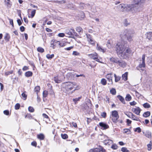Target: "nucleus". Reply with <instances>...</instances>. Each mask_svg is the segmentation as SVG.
<instances>
[{"instance_id": "obj_19", "label": "nucleus", "mask_w": 152, "mask_h": 152, "mask_svg": "<svg viewBox=\"0 0 152 152\" xmlns=\"http://www.w3.org/2000/svg\"><path fill=\"white\" fill-rule=\"evenodd\" d=\"M32 72H31L29 71L26 72L25 74V76L27 77L32 76Z\"/></svg>"}, {"instance_id": "obj_13", "label": "nucleus", "mask_w": 152, "mask_h": 152, "mask_svg": "<svg viewBox=\"0 0 152 152\" xmlns=\"http://www.w3.org/2000/svg\"><path fill=\"white\" fill-rule=\"evenodd\" d=\"M96 49L97 50L103 53L105 52V49H103L98 44H97Z\"/></svg>"}, {"instance_id": "obj_17", "label": "nucleus", "mask_w": 152, "mask_h": 152, "mask_svg": "<svg viewBox=\"0 0 152 152\" xmlns=\"http://www.w3.org/2000/svg\"><path fill=\"white\" fill-rule=\"evenodd\" d=\"M117 98L119 99V100L124 104H125V102L124 99L122 96L119 95L117 96Z\"/></svg>"}, {"instance_id": "obj_62", "label": "nucleus", "mask_w": 152, "mask_h": 152, "mask_svg": "<svg viewBox=\"0 0 152 152\" xmlns=\"http://www.w3.org/2000/svg\"><path fill=\"white\" fill-rule=\"evenodd\" d=\"M31 145L33 146L36 147L37 145V142H36L34 141L31 143Z\"/></svg>"}, {"instance_id": "obj_14", "label": "nucleus", "mask_w": 152, "mask_h": 152, "mask_svg": "<svg viewBox=\"0 0 152 152\" xmlns=\"http://www.w3.org/2000/svg\"><path fill=\"white\" fill-rule=\"evenodd\" d=\"M118 58L116 57H112L110 58V61L111 62L113 63L116 64Z\"/></svg>"}, {"instance_id": "obj_33", "label": "nucleus", "mask_w": 152, "mask_h": 152, "mask_svg": "<svg viewBox=\"0 0 152 152\" xmlns=\"http://www.w3.org/2000/svg\"><path fill=\"white\" fill-rule=\"evenodd\" d=\"M88 42L91 44L93 45H95L96 43V41H94L92 38L90 39L89 40H88Z\"/></svg>"}, {"instance_id": "obj_39", "label": "nucleus", "mask_w": 152, "mask_h": 152, "mask_svg": "<svg viewBox=\"0 0 152 152\" xmlns=\"http://www.w3.org/2000/svg\"><path fill=\"white\" fill-rule=\"evenodd\" d=\"M37 50L40 53H43L44 52V50L41 47H39L37 48Z\"/></svg>"}, {"instance_id": "obj_12", "label": "nucleus", "mask_w": 152, "mask_h": 152, "mask_svg": "<svg viewBox=\"0 0 152 152\" xmlns=\"http://www.w3.org/2000/svg\"><path fill=\"white\" fill-rule=\"evenodd\" d=\"M147 38L149 40L152 41V32H149L145 34Z\"/></svg>"}, {"instance_id": "obj_38", "label": "nucleus", "mask_w": 152, "mask_h": 152, "mask_svg": "<svg viewBox=\"0 0 152 152\" xmlns=\"http://www.w3.org/2000/svg\"><path fill=\"white\" fill-rule=\"evenodd\" d=\"M145 135L147 137L150 138L151 137V134L150 132H146L145 134Z\"/></svg>"}, {"instance_id": "obj_53", "label": "nucleus", "mask_w": 152, "mask_h": 152, "mask_svg": "<svg viewBox=\"0 0 152 152\" xmlns=\"http://www.w3.org/2000/svg\"><path fill=\"white\" fill-rule=\"evenodd\" d=\"M28 110L31 112H33L34 111V108L31 106H30L28 108Z\"/></svg>"}, {"instance_id": "obj_40", "label": "nucleus", "mask_w": 152, "mask_h": 152, "mask_svg": "<svg viewBox=\"0 0 152 152\" xmlns=\"http://www.w3.org/2000/svg\"><path fill=\"white\" fill-rule=\"evenodd\" d=\"M13 71L12 70L6 72L5 73V75L6 76H7L11 74H12L13 73Z\"/></svg>"}, {"instance_id": "obj_57", "label": "nucleus", "mask_w": 152, "mask_h": 152, "mask_svg": "<svg viewBox=\"0 0 152 152\" xmlns=\"http://www.w3.org/2000/svg\"><path fill=\"white\" fill-rule=\"evenodd\" d=\"M100 151H102V152H105L106 150L104 149L103 147L100 146V148H99Z\"/></svg>"}, {"instance_id": "obj_45", "label": "nucleus", "mask_w": 152, "mask_h": 152, "mask_svg": "<svg viewBox=\"0 0 152 152\" xmlns=\"http://www.w3.org/2000/svg\"><path fill=\"white\" fill-rule=\"evenodd\" d=\"M124 132L125 133H126L127 134H130V130L128 129H124Z\"/></svg>"}, {"instance_id": "obj_48", "label": "nucleus", "mask_w": 152, "mask_h": 152, "mask_svg": "<svg viewBox=\"0 0 152 152\" xmlns=\"http://www.w3.org/2000/svg\"><path fill=\"white\" fill-rule=\"evenodd\" d=\"M21 96L23 98L24 100H25L26 99L27 97V95L25 94V92L21 94Z\"/></svg>"}, {"instance_id": "obj_34", "label": "nucleus", "mask_w": 152, "mask_h": 152, "mask_svg": "<svg viewBox=\"0 0 152 152\" xmlns=\"http://www.w3.org/2000/svg\"><path fill=\"white\" fill-rule=\"evenodd\" d=\"M101 83L103 86L107 84V81L104 78H102L101 80Z\"/></svg>"}, {"instance_id": "obj_60", "label": "nucleus", "mask_w": 152, "mask_h": 152, "mask_svg": "<svg viewBox=\"0 0 152 152\" xmlns=\"http://www.w3.org/2000/svg\"><path fill=\"white\" fill-rule=\"evenodd\" d=\"M29 69L28 67L26 66H24L22 70L23 71H26Z\"/></svg>"}, {"instance_id": "obj_52", "label": "nucleus", "mask_w": 152, "mask_h": 152, "mask_svg": "<svg viewBox=\"0 0 152 152\" xmlns=\"http://www.w3.org/2000/svg\"><path fill=\"white\" fill-rule=\"evenodd\" d=\"M107 47L109 48H112V46L111 45V44H110V43L109 42V41H107Z\"/></svg>"}, {"instance_id": "obj_24", "label": "nucleus", "mask_w": 152, "mask_h": 152, "mask_svg": "<svg viewBox=\"0 0 152 152\" xmlns=\"http://www.w3.org/2000/svg\"><path fill=\"white\" fill-rule=\"evenodd\" d=\"M126 63L124 61L122 60L119 66L121 67H124L126 66Z\"/></svg>"}, {"instance_id": "obj_20", "label": "nucleus", "mask_w": 152, "mask_h": 152, "mask_svg": "<svg viewBox=\"0 0 152 152\" xmlns=\"http://www.w3.org/2000/svg\"><path fill=\"white\" fill-rule=\"evenodd\" d=\"M53 2L54 3H57L59 4H64L66 2V1L62 0L60 1H54Z\"/></svg>"}, {"instance_id": "obj_4", "label": "nucleus", "mask_w": 152, "mask_h": 152, "mask_svg": "<svg viewBox=\"0 0 152 152\" xmlns=\"http://www.w3.org/2000/svg\"><path fill=\"white\" fill-rule=\"evenodd\" d=\"M145 54H143L142 55V60H140V62L138 66L136 67L137 69L139 70L140 71H143L144 68L145 66Z\"/></svg>"}, {"instance_id": "obj_7", "label": "nucleus", "mask_w": 152, "mask_h": 152, "mask_svg": "<svg viewBox=\"0 0 152 152\" xmlns=\"http://www.w3.org/2000/svg\"><path fill=\"white\" fill-rule=\"evenodd\" d=\"M88 56L89 58L92 59L99 62L101 63V62L99 61L98 58V55L96 53H94L91 54H88Z\"/></svg>"}, {"instance_id": "obj_18", "label": "nucleus", "mask_w": 152, "mask_h": 152, "mask_svg": "<svg viewBox=\"0 0 152 152\" xmlns=\"http://www.w3.org/2000/svg\"><path fill=\"white\" fill-rule=\"evenodd\" d=\"M112 117H119L118 113L117 111L116 110H114L112 112Z\"/></svg>"}, {"instance_id": "obj_23", "label": "nucleus", "mask_w": 152, "mask_h": 152, "mask_svg": "<svg viewBox=\"0 0 152 152\" xmlns=\"http://www.w3.org/2000/svg\"><path fill=\"white\" fill-rule=\"evenodd\" d=\"M76 31L79 33L80 34L83 32V29L80 26L77 27L76 28Z\"/></svg>"}, {"instance_id": "obj_35", "label": "nucleus", "mask_w": 152, "mask_h": 152, "mask_svg": "<svg viewBox=\"0 0 152 152\" xmlns=\"http://www.w3.org/2000/svg\"><path fill=\"white\" fill-rule=\"evenodd\" d=\"M143 107L145 108H148L150 107L151 106L148 103H146L143 104Z\"/></svg>"}, {"instance_id": "obj_10", "label": "nucleus", "mask_w": 152, "mask_h": 152, "mask_svg": "<svg viewBox=\"0 0 152 152\" xmlns=\"http://www.w3.org/2000/svg\"><path fill=\"white\" fill-rule=\"evenodd\" d=\"M132 110L135 114L138 115H140L141 110L139 107H137L136 108H133Z\"/></svg>"}, {"instance_id": "obj_15", "label": "nucleus", "mask_w": 152, "mask_h": 152, "mask_svg": "<svg viewBox=\"0 0 152 152\" xmlns=\"http://www.w3.org/2000/svg\"><path fill=\"white\" fill-rule=\"evenodd\" d=\"M104 144L105 145H110L113 143V141L110 140H105L104 141Z\"/></svg>"}, {"instance_id": "obj_43", "label": "nucleus", "mask_w": 152, "mask_h": 152, "mask_svg": "<svg viewBox=\"0 0 152 152\" xmlns=\"http://www.w3.org/2000/svg\"><path fill=\"white\" fill-rule=\"evenodd\" d=\"M121 151L123 152H130L125 147H123L121 149Z\"/></svg>"}, {"instance_id": "obj_56", "label": "nucleus", "mask_w": 152, "mask_h": 152, "mask_svg": "<svg viewBox=\"0 0 152 152\" xmlns=\"http://www.w3.org/2000/svg\"><path fill=\"white\" fill-rule=\"evenodd\" d=\"M101 116L104 118H105L106 116V113L105 112H104L102 113Z\"/></svg>"}, {"instance_id": "obj_6", "label": "nucleus", "mask_w": 152, "mask_h": 152, "mask_svg": "<svg viewBox=\"0 0 152 152\" xmlns=\"http://www.w3.org/2000/svg\"><path fill=\"white\" fill-rule=\"evenodd\" d=\"M65 33L69 35H72L77 37L78 35L75 30L73 28H67L65 30Z\"/></svg>"}, {"instance_id": "obj_8", "label": "nucleus", "mask_w": 152, "mask_h": 152, "mask_svg": "<svg viewBox=\"0 0 152 152\" xmlns=\"http://www.w3.org/2000/svg\"><path fill=\"white\" fill-rule=\"evenodd\" d=\"M112 75L113 74L112 73H110V74H108L106 76V77L107 79L109 82L107 83L108 85L113 84V77L112 76Z\"/></svg>"}, {"instance_id": "obj_42", "label": "nucleus", "mask_w": 152, "mask_h": 152, "mask_svg": "<svg viewBox=\"0 0 152 152\" xmlns=\"http://www.w3.org/2000/svg\"><path fill=\"white\" fill-rule=\"evenodd\" d=\"M48 91L46 90L43 91V96L44 97H46L48 95Z\"/></svg>"}, {"instance_id": "obj_28", "label": "nucleus", "mask_w": 152, "mask_h": 152, "mask_svg": "<svg viewBox=\"0 0 152 152\" xmlns=\"http://www.w3.org/2000/svg\"><path fill=\"white\" fill-rule=\"evenodd\" d=\"M147 146L148 150L149 151L151 150L152 148V142L151 141H150V143L147 145Z\"/></svg>"}, {"instance_id": "obj_22", "label": "nucleus", "mask_w": 152, "mask_h": 152, "mask_svg": "<svg viewBox=\"0 0 152 152\" xmlns=\"http://www.w3.org/2000/svg\"><path fill=\"white\" fill-rule=\"evenodd\" d=\"M124 4H120L118 7V8L121 11H123L125 9V7Z\"/></svg>"}, {"instance_id": "obj_30", "label": "nucleus", "mask_w": 152, "mask_h": 152, "mask_svg": "<svg viewBox=\"0 0 152 152\" xmlns=\"http://www.w3.org/2000/svg\"><path fill=\"white\" fill-rule=\"evenodd\" d=\"M114 76L115 77V81L116 82L118 81L121 79V77L119 76H117L115 74Z\"/></svg>"}, {"instance_id": "obj_5", "label": "nucleus", "mask_w": 152, "mask_h": 152, "mask_svg": "<svg viewBox=\"0 0 152 152\" xmlns=\"http://www.w3.org/2000/svg\"><path fill=\"white\" fill-rule=\"evenodd\" d=\"M76 85L75 83H73L71 82L64 83L62 84V86L66 91H69L73 89L74 86Z\"/></svg>"}, {"instance_id": "obj_55", "label": "nucleus", "mask_w": 152, "mask_h": 152, "mask_svg": "<svg viewBox=\"0 0 152 152\" xmlns=\"http://www.w3.org/2000/svg\"><path fill=\"white\" fill-rule=\"evenodd\" d=\"M135 132H137L138 133H140L141 132V129L140 127L137 128L134 130Z\"/></svg>"}, {"instance_id": "obj_26", "label": "nucleus", "mask_w": 152, "mask_h": 152, "mask_svg": "<svg viewBox=\"0 0 152 152\" xmlns=\"http://www.w3.org/2000/svg\"><path fill=\"white\" fill-rule=\"evenodd\" d=\"M40 90V87L39 86H37L35 87L34 91L37 93V95L39 91Z\"/></svg>"}, {"instance_id": "obj_61", "label": "nucleus", "mask_w": 152, "mask_h": 152, "mask_svg": "<svg viewBox=\"0 0 152 152\" xmlns=\"http://www.w3.org/2000/svg\"><path fill=\"white\" fill-rule=\"evenodd\" d=\"M9 20H10V23L11 25H12V26L13 27L14 25H13V20L12 19H11L9 18Z\"/></svg>"}, {"instance_id": "obj_47", "label": "nucleus", "mask_w": 152, "mask_h": 152, "mask_svg": "<svg viewBox=\"0 0 152 152\" xmlns=\"http://www.w3.org/2000/svg\"><path fill=\"white\" fill-rule=\"evenodd\" d=\"M118 146L115 144H113L111 147V148L113 149L116 150L118 148Z\"/></svg>"}, {"instance_id": "obj_1", "label": "nucleus", "mask_w": 152, "mask_h": 152, "mask_svg": "<svg viewBox=\"0 0 152 152\" xmlns=\"http://www.w3.org/2000/svg\"><path fill=\"white\" fill-rule=\"evenodd\" d=\"M116 50L117 54L121 58H126L129 54L131 53V50L129 48H126L124 45L121 42H118L116 46Z\"/></svg>"}, {"instance_id": "obj_31", "label": "nucleus", "mask_w": 152, "mask_h": 152, "mask_svg": "<svg viewBox=\"0 0 152 152\" xmlns=\"http://www.w3.org/2000/svg\"><path fill=\"white\" fill-rule=\"evenodd\" d=\"M132 97L129 94H128L126 95L125 97V99L126 101H129L131 99Z\"/></svg>"}, {"instance_id": "obj_46", "label": "nucleus", "mask_w": 152, "mask_h": 152, "mask_svg": "<svg viewBox=\"0 0 152 152\" xmlns=\"http://www.w3.org/2000/svg\"><path fill=\"white\" fill-rule=\"evenodd\" d=\"M81 98V97H79L78 98H76L75 99H73V101L75 102V104H76L77 103V102L79 101L80 99Z\"/></svg>"}, {"instance_id": "obj_44", "label": "nucleus", "mask_w": 152, "mask_h": 152, "mask_svg": "<svg viewBox=\"0 0 152 152\" xmlns=\"http://www.w3.org/2000/svg\"><path fill=\"white\" fill-rule=\"evenodd\" d=\"M62 138L63 139H66L68 138V135L66 134H61V135Z\"/></svg>"}, {"instance_id": "obj_25", "label": "nucleus", "mask_w": 152, "mask_h": 152, "mask_svg": "<svg viewBox=\"0 0 152 152\" xmlns=\"http://www.w3.org/2000/svg\"><path fill=\"white\" fill-rule=\"evenodd\" d=\"M10 37L9 34L8 33H6L4 37V39L7 41H9Z\"/></svg>"}, {"instance_id": "obj_54", "label": "nucleus", "mask_w": 152, "mask_h": 152, "mask_svg": "<svg viewBox=\"0 0 152 152\" xmlns=\"http://www.w3.org/2000/svg\"><path fill=\"white\" fill-rule=\"evenodd\" d=\"M3 113L5 115H9V111L8 110H4L3 112Z\"/></svg>"}, {"instance_id": "obj_11", "label": "nucleus", "mask_w": 152, "mask_h": 152, "mask_svg": "<svg viewBox=\"0 0 152 152\" xmlns=\"http://www.w3.org/2000/svg\"><path fill=\"white\" fill-rule=\"evenodd\" d=\"M57 43L58 44H60V42L59 41H57L56 40H53L50 42V47H52L53 49L55 48V43Z\"/></svg>"}, {"instance_id": "obj_59", "label": "nucleus", "mask_w": 152, "mask_h": 152, "mask_svg": "<svg viewBox=\"0 0 152 152\" xmlns=\"http://www.w3.org/2000/svg\"><path fill=\"white\" fill-rule=\"evenodd\" d=\"M72 54L75 56H78L79 55V53L75 51H74L73 52Z\"/></svg>"}, {"instance_id": "obj_58", "label": "nucleus", "mask_w": 152, "mask_h": 152, "mask_svg": "<svg viewBox=\"0 0 152 152\" xmlns=\"http://www.w3.org/2000/svg\"><path fill=\"white\" fill-rule=\"evenodd\" d=\"M64 36L65 34L63 33H60L58 34V36L60 37H63Z\"/></svg>"}, {"instance_id": "obj_16", "label": "nucleus", "mask_w": 152, "mask_h": 152, "mask_svg": "<svg viewBox=\"0 0 152 152\" xmlns=\"http://www.w3.org/2000/svg\"><path fill=\"white\" fill-rule=\"evenodd\" d=\"M130 113L131 114V118L132 120L136 121H140V120L137 117L134 115L132 113Z\"/></svg>"}, {"instance_id": "obj_3", "label": "nucleus", "mask_w": 152, "mask_h": 152, "mask_svg": "<svg viewBox=\"0 0 152 152\" xmlns=\"http://www.w3.org/2000/svg\"><path fill=\"white\" fill-rule=\"evenodd\" d=\"M134 31L126 29L122 31L120 34V36L122 39L127 38V40L129 42H131L132 40V37Z\"/></svg>"}, {"instance_id": "obj_2", "label": "nucleus", "mask_w": 152, "mask_h": 152, "mask_svg": "<svg viewBox=\"0 0 152 152\" xmlns=\"http://www.w3.org/2000/svg\"><path fill=\"white\" fill-rule=\"evenodd\" d=\"M145 0H137L135 1L134 4H129L126 7L127 11H132L134 10L135 11V10L137 9L136 5L140 7H142L145 3Z\"/></svg>"}, {"instance_id": "obj_51", "label": "nucleus", "mask_w": 152, "mask_h": 152, "mask_svg": "<svg viewBox=\"0 0 152 152\" xmlns=\"http://www.w3.org/2000/svg\"><path fill=\"white\" fill-rule=\"evenodd\" d=\"M86 36L88 41L92 38L90 34H86Z\"/></svg>"}, {"instance_id": "obj_64", "label": "nucleus", "mask_w": 152, "mask_h": 152, "mask_svg": "<svg viewBox=\"0 0 152 152\" xmlns=\"http://www.w3.org/2000/svg\"><path fill=\"white\" fill-rule=\"evenodd\" d=\"M94 152H100V150L99 149V148H94Z\"/></svg>"}, {"instance_id": "obj_21", "label": "nucleus", "mask_w": 152, "mask_h": 152, "mask_svg": "<svg viewBox=\"0 0 152 152\" xmlns=\"http://www.w3.org/2000/svg\"><path fill=\"white\" fill-rule=\"evenodd\" d=\"M128 72H126L122 75V79L125 81L127 80Z\"/></svg>"}, {"instance_id": "obj_36", "label": "nucleus", "mask_w": 152, "mask_h": 152, "mask_svg": "<svg viewBox=\"0 0 152 152\" xmlns=\"http://www.w3.org/2000/svg\"><path fill=\"white\" fill-rule=\"evenodd\" d=\"M110 93L113 95H115L116 94V91L114 88H112L110 90Z\"/></svg>"}, {"instance_id": "obj_32", "label": "nucleus", "mask_w": 152, "mask_h": 152, "mask_svg": "<svg viewBox=\"0 0 152 152\" xmlns=\"http://www.w3.org/2000/svg\"><path fill=\"white\" fill-rule=\"evenodd\" d=\"M54 80L56 83H60L61 82V80L59 79L57 77H54Z\"/></svg>"}, {"instance_id": "obj_50", "label": "nucleus", "mask_w": 152, "mask_h": 152, "mask_svg": "<svg viewBox=\"0 0 152 152\" xmlns=\"http://www.w3.org/2000/svg\"><path fill=\"white\" fill-rule=\"evenodd\" d=\"M36 13V10H34L31 12V18H33L34 16Z\"/></svg>"}, {"instance_id": "obj_37", "label": "nucleus", "mask_w": 152, "mask_h": 152, "mask_svg": "<svg viewBox=\"0 0 152 152\" xmlns=\"http://www.w3.org/2000/svg\"><path fill=\"white\" fill-rule=\"evenodd\" d=\"M46 57L48 59H51L54 56V55L53 54H52L51 55H50L49 54H48L46 55Z\"/></svg>"}, {"instance_id": "obj_41", "label": "nucleus", "mask_w": 152, "mask_h": 152, "mask_svg": "<svg viewBox=\"0 0 152 152\" xmlns=\"http://www.w3.org/2000/svg\"><path fill=\"white\" fill-rule=\"evenodd\" d=\"M118 118L119 117H112V120L113 122L116 123L117 122L118 119Z\"/></svg>"}, {"instance_id": "obj_49", "label": "nucleus", "mask_w": 152, "mask_h": 152, "mask_svg": "<svg viewBox=\"0 0 152 152\" xmlns=\"http://www.w3.org/2000/svg\"><path fill=\"white\" fill-rule=\"evenodd\" d=\"M20 107V105L19 104H16L15 106V110H17L19 109Z\"/></svg>"}, {"instance_id": "obj_9", "label": "nucleus", "mask_w": 152, "mask_h": 152, "mask_svg": "<svg viewBox=\"0 0 152 152\" xmlns=\"http://www.w3.org/2000/svg\"><path fill=\"white\" fill-rule=\"evenodd\" d=\"M99 125L101 127V129H106L109 128V126L103 122L99 123Z\"/></svg>"}, {"instance_id": "obj_29", "label": "nucleus", "mask_w": 152, "mask_h": 152, "mask_svg": "<svg viewBox=\"0 0 152 152\" xmlns=\"http://www.w3.org/2000/svg\"><path fill=\"white\" fill-rule=\"evenodd\" d=\"M37 137L40 140H43L45 137L44 135L42 134H40L37 135Z\"/></svg>"}, {"instance_id": "obj_63", "label": "nucleus", "mask_w": 152, "mask_h": 152, "mask_svg": "<svg viewBox=\"0 0 152 152\" xmlns=\"http://www.w3.org/2000/svg\"><path fill=\"white\" fill-rule=\"evenodd\" d=\"M137 104L136 102H135L134 101H133L132 102H130V104L131 105H134Z\"/></svg>"}, {"instance_id": "obj_27", "label": "nucleus", "mask_w": 152, "mask_h": 152, "mask_svg": "<svg viewBox=\"0 0 152 152\" xmlns=\"http://www.w3.org/2000/svg\"><path fill=\"white\" fill-rule=\"evenodd\" d=\"M150 115V112L147 111L145 112L143 114V116L145 118H146L149 116Z\"/></svg>"}]
</instances>
